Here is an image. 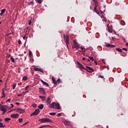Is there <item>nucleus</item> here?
<instances>
[{"instance_id": "obj_46", "label": "nucleus", "mask_w": 128, "mask_h": 128, "mask_svg": "<svg viewBox=\"0 0 128 128\" xmlns=\"http://www.w3.org/2000/svg\"><path fill=\"white\" fill-rule=\"evenodd\" d=\"M28 24H29V26H30V24H32V20H30V22L28 23Z\"/></svg>"}, {"instance_id": "obj_14", "label": "nucleus", "mask_w": 128, "mask_h": 128, "mask_svg": "<svg viewBox=\"0 0 128 128\" xmlns=\"http://www.w3.org/2000/svg\"><path fill=\"white\" fill-rule=\"evenodd\" d=\"M34 70H35L36 72H40L44 73V70H42V68H34Z\"/></svg>"}, {"instance_id": "obj_53", "label": "nucleus", "mask_w": 128, "mask_h": 128, "mask_svg": "<svg viewBox=\"0 0 128 128\" xmlns=\"http://www.w3.org/2000/svg\"><path fill=\"white\" fill-rule=\"evenodd\" d=\"M10 104L12 105V107H11V108H14V104Z\"/></svg>"}, {"instance_id": "obj_51", "label": "nucleus", "mask_w": 128, "mask_h": 128, "mask_svg": "<svg viewBox=\"0 0 128 128\" xmlns=\"http://www.w3.org/2000/svg\"><path fill=\"white\" fill-rule=\"evenodd\" d=\"M2 14H4V13H2V12H1L0 13V16H2Z\"/></svg>"}, {"instance_id": "obj_5", "label": "nucleus", "mask_w": 128, "mask_h": 128, "mask_svg": "<svg viewBox=\"0 0 128 128\" xmlns=\"http://www.w3.org/2000/svg\"><path fill=\"white\" fill-rule=\"evenodd\" d=\"M40 109H36L33 113L30 114V116H38V114H40Z\"/></svg>"}, {"instance_id": "obj_58", "label": "nucleus", "mask_w": 128, "mask_h": 128, "mask_svg": "<svg viewBox=\"0 0 128 128\" xmlns=\"http://www.w3.org/2000/svg\"><path fill=\"white\" fill-rule=\"evenodd\" d=\"M87 60H88V62H90V59H87Z\"/></svg>"}, {"instance_id": "obj_35", "label": "nucleus", "mask_w": 128, "mask_h": 128, "mask_svg": "<svg viewBox=\"0 0 128 128\" xmlns=\"http://www.w3.org/2000/svg\"><path fill=\"white\" fill-rule=\"evenodd\" d=\"M4 12H6V9H2V10H1V12H2V14H4Z\"/></svg>"}, {"instance_id": "obj_4", "label": "nucleus", "mask_w": 128, "mask_h": 128, "mask_svg": "<svg viewBox=\"0 0 128 128\" xmlns=\"http://www.w3.org/2000/svg\"><path fill=\"white\" fill-rule=\"evenodd\" d=\"M40 122L42 123V122H52V120H50L49 118H43L42 119H40L39 120Z\"/></svg>"}, {"instance_id": "obj_56", "label": "nucleus", "mask_w": 128, "mask_h": 128, "mask_svg": "<svg viewBox=\"0 0 128 128\" xmlns=\"http://www.w3.org/2000/svg\"><path fill=\"white\" fill-rule=\"evenodd\" d=\"M16 104H20V103H18V102H16Z\"/></svg>"}, {"instance_id": "obj_22", "label": "nucleus", "mask_w": 128, "mask_h": 128, "mask_svg": "<svg viewBox=\"0 0 128 128\" xmlns=\"http://www.w3.org/2000/svg\"><path fill=\"white\" fill-rule=\"evenodd\" d=\"M116 50H118V52H122V50L120 49V48H116Z\"/></svg>"}, {"instance_id": "obj_39", "label": "nucleus", "mask_w": 128, "mask_h": 128, "mask_svg": "<svg viewBox=\"0 0 128 128\" xmlns=\"http://www.w3.org/2000/svg\"><path fill=\"white\" fill-rule=\"evenodd\" d=\"M122 50H125V52H128V49L126 48H122Z\"/></svg>"}, {"instance_id": "obj_1", "label": "nucleus", "mask_w": 128, "mask_h": 128, "mask_svg": "<svg viewBox=\"0 0 128 128\" xmlns=\"http://www.w3.org/2000/svg\"><path fill=\"white\" fill-rule=\"evenodd\" d=\"M49 108H56V110H60V106L59 104L56 102H52Z\"/></svg>"}, {"instance_id": "obj_2", "label": "nucleus", "mask_w": 128, "mask_h": 128, "mask_svg": "<svg viewBox=\"0 0 128 128\" xmlns=\"http://www.w3.org/2000/svg\"><path fill=\"white\" fill-rule=\"evenodd\" d=\"M8 106L6 105L2 106V104H0V110L3 112V114H6V108H8Z\"/></svg>"}, {"instance_id": "obj_29", "label": "nucleus", "mask_w": 128, "mask_h": 128, "mask_svg": "<svg viewBox=\"0 0 128 128\" xmlns=\"http://www.w3.org/2000/svg\"><path fill=\"white\" fill-rule=\"evenodd\" d=\"M2 124V123L0 122V128H4L6 126H3Z\"/></svg>"}, {"instance_id": "obj_18", "label": "nucleus", "mask_w": 128, "mask_h": 128, "mask_svg": "<svg viewBox=\"0 0 128 128\" xmlns=\"http://www.w3.org/2000/svg\"><path fill=\"white\" fill-rule=\"evenodd\" d=\"M39 98L42 100V102H44L46 100V96H39Z\"/></svg>"}, {"instance_id": "obj_64", "label": "nucleus", "mask_w": 128, "mask_h": 128, "mask_svg": "<svg viewBox=\"0 0 128 128\" xmlns=\"http://www.w3.org/2000/svg\"><path fill=\"white\" fill-rule=\"evenodd\" d=\"M2 104H4V102H2Z\"/></svg>"}, {"instance_id": "obj_34", "label": "nucleus", "mask_w": 128, "mask_h": 128, "mask_svg": "<svg viewBox=\"0 0 128 128\" xmlns=\"http://www.w3.org/2000/svg\"><path fill=\"white\" fill-rule=\"evenodd\" d=\"M32 106H33V108H36L37 106L36 104H32Z\"/></svg>"}, {"instance_id": "obj_61", "label": "nucleus", "mask_w": 128, "mask_h": 128, "mask_svg": "<svg viewBox=\"0 0 128 128\" xmlns=\"http://www.w3.org/2000/svg\"><path fill=\"white\" fill-rule=\"evenodd\" d=\"M0 122H2V120L0 118Z\"/></svg>"}, {"instance_id": "obj_27", "label": "nucleus", "mask_w": 128, "mask_h": 128, "mask_svg": "<svg viewBox=\"0 0 128 128\" xmlns=\"http://www.w3.org/2000/svg\"><path fill=\"white\" fill-rule=\"evenodd\" d=\"M28 80V76H24L22 78L23 80Z\"/></svg>"}, {"instance_id": "obj_33", "label": "nucleus", "mask_w": 128, "mask_h": 128, "mask_svg": "<svg viewBox=\"0 0 128 128\" xmlns=\"http://www.w3.org/2000/svg\"><path fill=\"white\" fill-rule=\"evenodd\" d=\"M18 120H19L20 124L21 122H22V118H19Z\"/></svg>"}, {"instance_id": "obj_32", "label": "nucleus", "mask_w": 128, "mask_h": 128, "mask_svg": "<svg viewBox=\"0 0 128 128\" xmlns=\"http://www.w3.org/2000/svg\"><path fill=\"white\" fill-rule=\"evenodd\" d=\"M37 2H38V4H42V0H37Z\"/></svg>"}, {"instance_id": "obj_62", "label": "nucleus", "mask_w": 128, "mask_h": 128, "mask_svg": "<svg viewBox=\"0 0 128 128\" xmlns=\"http://www.w3.org/2000/svg\"><path fill=\"white\" fill-rule=\"evenodd\" d=\"M2 24V22H0V26Z\"/></svg>"}, {"instance_id": "obj_59", "label": "nucleus", "mask_w": 128, "mask_h": 128, "mask_svg": "<svg viewBox=\"0 0 128 128\" xmlns=\"http://www.w3.org/2000/svg\"><path fill=\"white\" fill-rule=\"evenodd\" d=\"M18 72H20V68H18Z\"/></svg>"}, {"instance_id": "obj_25", "label": "nucleus", "mask_w": 128, "mask_h": 128, "mask_svg": "<svg viewBox=\"0 0 128 128\" xmlns=\"http://www.w3.org/2000/svg\"><path fill=\"white\" fill-rule=\"evenodd\" d=\"M16 84H14L12 85V87L13 88V90H14V88H16Z\"/></svg>"}, {"instance_id": "obj_54", "label": "nucleus", "mask_w": 128, "mask_h": 128, "mask_svg": "<svg viewBox=\"0 0 128 128\" xmlns=\"http://www.w3.org/2000/svg\"><path fill=\"white\" fill-rule=\"evenodd\" d=\"M23 38H24V40L26 38V36H24Z\"/></svg>"}, {"instance_id": "obj_57", "label": "nucleus", "mask_w": 128, "mask_h": 128, "mask_svg": "<svg viewBox=\"0 0 128 128\" xmlns=\"http://www.w3.org/2000/svg\"><path fill=\"white\" fill-rule=\"evenodd\" d=\"M126 46H128V42L126 43Z\"/></svg>"}, {"instance_id": "obj_38", "label": "nucleus", "mask_w": 128, "mask_h": 128, "mask_svg": "<svg viewBox=\"0 0 128 128\" xmlns=\"http://www.w3.org/2000/svg\"><path fill=\"white\" fill-rule=\"evenodd\" d=\"M12 100L10 98L8 99L6 101V102H10V101Z\"/></svg>"}, {"instance_id": "obj_42", "label": "nucleus", "mask_w": 128, "mask_h": 128, "mask_svg": "<svg viewBox=\"0 0 128 128\" xmlns=\"http://www.w3.org/2000/svg\"><path fill=\"white\" fill-rule=\"evenodd\" d=\"M6 98V94H3V96H2V98Z\"/></svg>"}, {"instance_id": "obj_7", "label": "nucleus", "mask_w": 128, "mask_h": 128, "mask_svg": "<svg viewBox=\"0 0 128 128\" xmlns=\"http://www.w3.org/2000/svg\"><path fill=\"white\" fill-rule=\"evenodd\" d=\"M14 110H16L17 112H18L19 114H24L25 112L24 110L20 108L15 109Z\"/></svg>"}, {"instance_id": "obj_55", "label": "nucleus", "mask_w": 128, "mask_h": 128, "mask_svg": "<svg viewBox=\"0 0 128 128\" xmlns=\"http://www.w3.org/2000/svg\"><path fill=\"white\" fill-rule=\"evenodd\" d=\"M84 48L83 47H80V49L82 50V49Z\"/></svg>"}, {"instance_id": "obj_17", "label": "nucleus", "mask_w": 128, "mask_h": 128, "mask_svg": "<svg viewBox=\"0 0 128 128\" xmlns=\"http://www.w3.org/2000/svg\"><path fill=\"white\" fill-rule=\"evenodd\" d=\"M41 82H42V84H44V86H50V85L48 84L46 82H45L44 81L42 80H41Z\"/></svg>"}, {"instance_id": "obj_49", "label": "nucleus", "mask_w": 128, "mask_h": 128, "mask_svg": "<svg viewBox=\"0 0 128 128\" xmlns=\"http://www.w3.org/2000/svg\"><path fill=\"white\" fill-rule=\"evenodd\" d=\"M99 78H104V76H99Z\"/></svg>"}, {"instance_id": "obj_23", "label": "nucleus", "mask_w": 128, "mask_h": 128, "mask_svg": "<svg viewBox=\"0 0 128 128\" xmlns=\"http://www.w3.org/2000/svg\"><path fill=\"white\" fill-rule=\"evenodd\" d=\"M56 112H50L49 114H50V116H56Z\"/></svg>"}, {"instance_id": "obj_20", "label": "nucleus", "mask_w": 128, "mask_h": 128, "mask_svg": "<svg viewBox=\"0 0 128 128\" xmlns=\"http://www.w3.org/2000/svg\"><path fill=\"white\" fill-rule=\"evenodd\" d=\"M26 94V92H23V93H21L19 94H18L17 96H24V94Z\"/></svg>"}, {"instance_id": "obj_13", "label": "nucleus", "mask_w": 128, "mask_h": 128, "mask_svg": "<svg viewBox=\"0 0 128 128\" xmlns=\"http://www.w3.org/2000/svg\"><path fill=\"white\" fill-rule=\"evenodd\" d=\"M62 122L65 124V126H70V122L68 120H64L62 121Z\"/></svg>"}, {"instance_id": "obj_3", "label": "nucleus", "mask_w": 128, "mask_h": 128, "mask_svg": "<svg viewBox=\"0 0 128 128\" xmlns=\"http://www.w3.org/2000/svg\"><path fill=\"white\" fill-rule=\"evenodd\" d=\"M64 38L65 42L66 44V46L68 48V44H70V42H68V40H69L70 37L68 36V35H66L64 34Z\"/></svg>"}, {"instance_id": "obj_15", "label": "nucleus", "mask_w": 128, "mask_h": 128, "mask_svg": "<svg viewBox=\"0 0 128 128\" xmlns=\"http://www.w3.org/2000/svg\"><path fill=\"white\" fill-rule=\"evenodd\" d=\"M50 97H48L47 100H46V104L47 106H50Z\"/></svg>"}, {"instance_id": "obj_31", "label": "nucleus", "mask_w": 128, "mask_h": 128, "mask_svg": "<svg viewBox=\"0 0 128 128\" xmlns=\"http://www.w3.org/2000/svg\"><path fill=\"white\" fill-rule=\"evenodd\" d=\"M52 80L54 84H56V79H54V78H52Z\"/></svg>"}, {"instance_id": "obj_21", "label": "nucleus", "mask_w": 128, "mask_h": 128, "mask_svg": "<svg viewBox=\"0 0 128 128\" xmlns=\"http://www.w3.org/2000/svg\"><path fill=\"white\" fill-rule=\"evenodd\" d=\"M38 108L40 110H42L44 108V104H42L38 106Z\"/></svg>"}, {"instance_id": "obj_10", "label": "nucleus", "mask_w": 128, "mask_h": 128, "mask_svg": "<svg viewBox=\"0 0 128 128\" xmlns=\"http://www.w3.org/2000/svg\"><path fill=\"white\" fill-rule=\"evenodd\" d=\"M39 92L42 94H46V92L44 91V88H39Z\"/></svg>"}, {"instance_id": "obj_26", "label": "nucleus", "mask_w": 128, "mask_h": 128, "mask_svg": "<svg viewBox=\"0 0 128 128\" xmlns=\"http://www.w3.org/2000/svg\"><path fill=\"white\" fill-rule=\"evenodd\" d=\"M94 12H95L97 14H100V12H98V10H96V9L94 10Z\"/></svg>"}, {"instance_id": "obj_63", "label": "nucleus", "mask_w": 128, "mask_h": 128, "mask_svg": "<svg viewBox=\"0 0 128 128\" xmlns=\"http://www.w3.org/2000/svg\"><path fill=\"white\" fill-rule=\"evenodd\" d=\"M110 32H112V31H110Z\"/></svg>"}, {"instance_id": "obj_52", "label": "nucleus", "mask_w": 128, "mask_h": 128, "mask_svg": "<svg viewBox=\"0 0 128 128\" xmlns=\"http://www.w3.org/2000/svg\"><path fill=\"white\" fill-rule=\"evenodd\" d=\"M82 60H86V58H82Z\"/></svg>"}, {"instance_id": "obj_12", "label": "nucleus", "mask_w": 128, "mask_h": 128, "mask_svg": "<svg viewBox=\"0 0 128 128\" xmlns=\"http://www.w3.org/2000/svg\"><path fill=\"white\" fill-rule=\"evenodd\" d=\"M20 116V114H12L11 115V118H18V116Z\"/></svg>"}, {"instance_id": "obj_19", "label": "nucleus", "mask_w": 128, "mask_h": 128, "mask_svg": "<svg viewBox=\"0 0 128 128\" xmlns=\"http://www.w3.org/2000/svg\"><path fill=\"white\" fill-rule=\"evenodd\" d=\"M60 78H58L55 84H60Z\"/></svg>"}, {"instance_id": "obj_48", "label": "nucleus", "mask_w": 128, "mask_h": 128, "mask_svg": "<svg viewBox=\"0 0 128 128\" xmlns=\"http://www.w3.org/2000/svg\"><path fill=\"white\" fill-rule=\"evenodd\" d=\"M29 4H34V2H30Z\"/></svg>"}, {"instance_id": "obj_47", "label": "nucleus", "mask_w": 128, "mask_h": 128, "mask_svg": "<svg viewBox=\"0 0 128 128\" xmlns=\"http://www.w3.org/2000/svg\"><path fill=\"white\" fill-rule=\"evenodd\" d=\"M102 62H104V64H106V62H104V59H102Z\"/></svg>"}, {"instance_id": "obj_24", "label": "nucleus", "mask_w": 128, "mask_h": 128, "mask_svg": "<svg viewBox=\"0 0 128 128\" xmlns=\"http://www.w3.org/2000/svg\"><path fill=\"white\" fill-rule=\"evenodd\" d=\"M88 58H90V60H92V62H94V57L88 56Z\"/></svg>"}, {"instance_id": "obj_8", "label": "nucleus", "mask_w": 128, "mask_h": 128, "mask_svg": "<svg viewBox=\"0 0 128 128\" xmlns=\"http://www.w3.org/2000/svg\"><path fill=\"white\" fill-rule=\"evenodd\" d=\"M77 64L79 68H80V70H86V68H84V66H82V64L80 63V62H77Z\"/></svg>"}, {"instance_id": "obj_6", "label": "nucleus", "mask_w": 128, "mask_h": 128, "mask_svg": "<svg viewBox=\"0 0 128 128\" xmlns=\"http://www.w3.org/2000/svg\"><path fill=\"white\" fill-rule=\"evenodd\" d=\"M74 46H72V48H76V50H78V48H80V46H78V43L76 42L75 40H74Z\"/></svg>"}, {"instance_id": "obj_43", "label": "nucleus", "mask_w": 128, "mask_h": 128, "mask_svg": "<svg viewBox=\"0 0 128 128\" xmlns=\"http://www.w3.org/2000/svg\"><path fill=\"white\" fill-rule=\"evenodd\" d=\"M30 88V86H26V88H25V90H28V88Z\"/></svg>"}, {"instance_id": "obj_9", "label": "nucleus", "mask_w": 128, "mask_h": 128, "mask_svg": "<svg viewBox=\"0 0 128 128\" xmlns=\"http://www.w3.org/2000/svg\"><path fill=\"white\" fill-rule=\"evenodd\" d=\"M86 72H94V69L90 66H86Z\"/></svg>"}, {"instance_id": "obj_40", "label": "nucleus", "mask_w": 128, "mask_h": 128, "mask_svg": "<svg viewBox=\"0 0 128 128\" xmlns=\"http://www.w3.org/2000/svg\"><path fill=\"white\" fill-rule=\"evenodd\" d=\"M57 116H62V114L59 113L57 114Z\"/></svg>"}, {"instance_id": "obj_41", "label": "nucleus", "mask_w": 128, "mask_h": 128, "mask_svg": "<svg viewBox=\"0 0 128 128\" xmlns=\"http://www.w3.org/2000/svg\"><path fill=\"white\" fill-rule=\"evenodd\" d=\"M18 42L19 44H22V41L20 40H18Z\"/></svg>"}, {"instance_id": "obj_60", "label": "nucleus", "mask_w": 128, "mask_h": 128, "mask_svg": "<svg viewBox=\"0 0 128 128\" xmlns=\"http://www.w3.org/2000/svg\"><path fill=\"white\" fill-rule=\"evenodd\" d=\"M0 82H2V80H0Z\"/></svg>"}, {"instance_id": "obj_28", "label": "nucleus", "mask_w": 128, "mask_h": 128, "mask_svg": "<svg viewBox=\"0 0 128 128\" xmlns=\"http://www.w3.org/2000/svg\"><path fill=\"white\" fill-rule=\"evenodd\" d=\"M10 118H6L5 119H4V120H5V122H8V120H10Z\"/></svg>"}, {"instance_id": "obj_16", "label": "nucleus", "mask_w": 128, "mask_h": 128, "mask_svg": "<svg viewBox=\"0 0 128 128\" xmlns=\"http://www.w3.org/2000/svg\"><path fill=\"white\" fill-rule=\"evenodd\" d=\"M106 46L107 48H114L116 46L110 44H106Z\"/></svg>"}, {"instance_id": "obj_36", "label": "nucleus", "mask_w": 128, "mask_h": 128, "mask_svg": "<svg viewBox=\"0 0 128 128\" xmlns=\"http://www.w3.org/2000/svg\"><path fill=\"white\" fill-rule=\"evenodd\" d=\"M32 51L29 52V56H32Z\"/></svg>"}, {"instance_id": "obj_30", "label": "nucleus", "mask_w": 128, "mask_h": 128, "mask_svg": "<svg viewBox=\"0 0 128 128\" xmlns=\"http://www.w3.org/2000/svg\"><path fill=\"white\" fill-rule=\"evenodd\" d=\"M10 60L12 62H14V58L11 57Z\"/></svg>"}, {"instance_id": "obj_50", "label": "nucleus", "mask_w": 128, "mask_h": 128, "mask_svg": "<svg viewBox=\"0 0 128 128\" xmlns=\"http://www.w3.org/2000/svg\"><path fill=\"white\" fill-rule=\"evenodd\" d=\"M2 94H3V95H4V94H4V90H2Z\"/></svg>"}, {"instance_id": "obj_44", "label": "nucleus", "mask_w": 128, "mask_h": 128, "mask_svg": "<svg viewBox=\"0 0 128 128\" xmlns=\"http://www.w3.org/2000/svg\"><path fill=\"white\" fill-rule=\"evenodd\" d=\"M94 64H95L96 66H98V62H96V61L94 60Z\"/></svg>"}, {"instance_id": "obj_37", "label": "nucleus", "mask_w": 128, "mask_h": 128, "mask_svg": "<svg viewBox=\"0 0 128 128\" xmlns=\"http://www.w3.org/2000/svg\"><path fill=\"white\" fill-rule=\"evenodd\" d=\"M28 124V122H26L24 124H23L22 126H26V124Z\"/></svg>"}, {"instance_id": "obj_45", "label": "nucleus", "mask_w": 128, "mask_h": 128, "mask_svg": "<svg viewBox=\"0 0 128 128\" xmlns=\"http://www.w3.org/2000/svg\"><path fill=\"white\" fill-rule=\"evenodd\" d=\"M82 52H86V48H83L82 49Z\"/></svg>"}, {"instance_id": "obj_11", "label": "nucleus", "mask_w": 128, "mask_h": 128, "mask_svg": "<svg viewBox=\"0 0 128 128\" xmlns=\"http://www.w3.org/2000/svg\"><path fill=\"white\" fill-rule=\"evenodd\" d=\"M94 4V10H96V8H98V0H92Z\"/></svg>"}]
</instances>
